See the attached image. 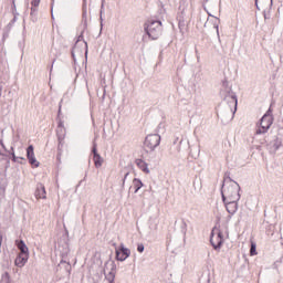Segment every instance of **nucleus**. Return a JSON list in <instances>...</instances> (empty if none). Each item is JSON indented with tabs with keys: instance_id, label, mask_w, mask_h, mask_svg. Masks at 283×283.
I'll return each instance as SVG.
<instances>
[{
	"instance_id": "1",
	"label": "nucleus",
	"mask_w": 283,
	"mask_h": 283,
	"mask_svg": "<svg viewBox=\"0 0 283 283\" xmlns=\"http://www.w3.org/2000/svg\"><path fill=\"white\" fill-rule=\"evenodd\" d=\"M222 201L230 216H235L240 202V185L235 181L226 182L221 190Z\"/></svg>"
},
{
	"instance_id": "2",
	"label": "nucleus",
	"mask_w": 283,
	"mask_h": 283,
	"mask_svg": "<svg viewBox=\"0 0 283 283\" xmlns=\"http://www.w3.org/2000/svg\"><path fill=\"white\" fill-rule=\"evenodd\" d=\"M145 30L149 39L156 41V39H158L163 32V22L158 20H148L145 23Z\"/></svg>"
},
{
	"instance_id": "3",
	"label": "nucleus",
	"mask_w": 283,
	"mask_h": 283,
	"mask_svg": "<svg viewBox=\"0 0 283 283\" xmlns=\"http://www.w3.org/2000/svg\"><path fill=\"white\" fill-rule=\"evenodd\" d=\"M210 242H211L213 249H216V251H218V249L222 248V244L224 243V235L222 234V231H220V229L214 228L212 230Z\"/></svg>"
},
{
	"instance_id": "4",
	"label": "nucleus",
	"mask_w": 283,
	"mask_h": 283,
	"mask_svg": "<svg viewBox=\"0 0 283 283\" xmlns=\"http://www.w3.org/2000/svg\"><path fill=\"white\" fill-rule=\"evenodd\" d=\"M260 125L261 126L256 130V134H266L271 128V125H273V116L271 114L263 115Z\"/></svg>"
},
{
	"instance_id": "5",
	"label": "nucleus",
	"mask_w": 283,
	"mask_h": 283,
	"mask_svg": "<svg viewBox=\"0 0 283 283\" xmlns=\"http://www.w3.org/2000/svg\"><path fill=\"white\" fill-rule=\"evenodd\" d=\"M158 145H160V135L151 134L146 137L145 147L146 149H149V151H154Z\"/></svg>"
},
{
	"instance_id": "6",
	"label": "nucleus",
	"mask_w": 283,
	"mask_h": 283,
	"mask_svg": "<svg viewBox=\"0 0 283 283\" xmlns=\"http://www.w3.org/2000/svg\"><path fill=\"white\" fill-rule=\"evenodd\" d=\"M115 253L116 260H118V262H125V260L132 255V250L125 248L124 244H120L118 248H116Z\"/></svg>"
},
{
	"instance_id": "7",
	"label": "nucleus",
	"mask_w": 283,
	"mask_h": 283,
	"mask_svg": "<svg viewBox=\"0 0 283 283\" xmlns=\"http://www.w3.org/2000/svg\"><path fill=\"white\" fill-rule=\"evenodd\" d=\"M255 6L258 10H263L264 19H266V13L273 8V0H255Z\"/></svg>"
},
{
	"instance_id": "8",
	"label": "nucleus",
	"mask_w": 283,
	"mask_h": 283,
	"mask_svg": "<svg viewBox=\"0 0 283 283\" xmlns=\"http://www.w3.org/2000/svg\"><path fill=\"white\" fill-rule=\"evenodd\" d=\"M27 157L32 167H39V160H36V157L34 156V146L30 145L27 148Z\"/></svg>"
},
{
	"instance_id": "9",
	"label": "nucleus",
	"mask_w": 283,
	"mask_h": 283,
	"mask_svg": "<svg viewBox=\"0 0 283 283\" xmlns=\"http://www.w3.org/2000/svg\"><path fill=\"white\" fill-rule=\"evenodd\" d=\"M28 260H30V254H18L14 264L15 266H19V269H23V266L28 264Z\"/></svg>"
},
{
	"instance_id": "10",
	"label": "nucleus",
	"mask_w": 283,
	"mask_h": 283,
	"mask_svg": "<svg viewBox=\"0 0 283 283\" xmlns=\"http://www.w3.org/2000/svg\"><path fill=\"white\" fill-rule=\"evenodd\" d=\"M35 198L38 200H45L48 198V192L45 191V186L39 184L35 190Z\"/></svg>"
},
{
	"instance_id": "11",
	"label": "nucleus",
	"mask_w": 283,
	"mask_h": 283,
	"mask_svg": "<svg viewBox=\"0 0 283 283\" xmlns=\"http://www.w3.org/2000/svg\"><path fill=\"white\" fill-rule=\"evenodd\" d=\"M135 165H137L138 169L143 171L144 174H151L149 170V165L143 159H136Z\"/></svg>"
},
{
	"instance_id": "12",
	"label": "nucleus",
	"mask_w": 283,
	"mask_h": 283,
	"mask_svg": "<svg viewBox=\"0 0 283 283\" xmlns=\"http://www.w3.org/2000/svg\"><path fill=\"white\" fill-rule=\"evenodd\" d=\"M17 247L22 255H30V249L23 240L17 242Z\"/></svg>"
},
{
	"instance_id": "13",
	"label": "nucleus",
	"mask_w": 283,
	"mask_h": 283,
	"mask_svg": "<svg viewBox=\"0 0 283 283\" xmlns=\"http://www.w3.org/2000/svg\"><path fill=\"white\" fill-rule=\"evenodd\" d=\"M94 165L98 169L99 167H103V157L98 155V153H95V156L93 157Z\"/></svg>"
},
{
	"instance_id": "14",
	"label": "nucleus",
	"mask_w": 283,
	"mask_h": 283,
	"mask_svg": "<svg viewBox=\"0 0 283 283\" xmlns=\"http://www.w3.org/2000/svg\"><path fill=\"white\" fill-rule=\"evenodd\" d=\"M133 187H135V193H138V191H140V189H143V181L138 178H135L133 180Z\"/></svg>"
},
{
	"instance_id": "15",
	"label": "nucleus",
	"mask_w": 283,
	"mask_h": 283,
	"mask_svg": "<svg viewBox=\"0 0 283 283\" xmlns=\"http://www.w3.org/2000/svg\"><path fill=\"white\" fill-rule=\"evenodd\" d=\"M41 3V0H32L31 1V14H34L36 12V8H39V4Z\"/></svg>"
},
{
	"instance_id": "16",
	"label": "nucleus",
	"mask_w": 283,
	"mask_h": 283,
	"mask_svg": "<svg viewBox=\"0 0 283 283\" xmlns=\"http://www.w3.org/2000/svg\"><path fill=\"white\" fill-rule=\"evenodd\" d=\"M250 255H258L255 242L251 243Z\"/></svg>"
},
{
	"instance_id": "17",
	"label": "nucleus",
	"mask_w": 283,
	"mask_h": 283,
	"mask_svg": "<svg viewBox=\"0 0 283 283\" xmlns=\"http://www.w3.org/2000/svg\"><path fill=\"white\" fill-rule=\"evenodd\" d=\"M138 253H143L145 251V245L143 243L137 244Z\"/></svg>"
},
{
	"instance_id": "18",
	"label": "nucleus",
	"mask_w": 283,
	"mask_h": 283,
	"mask_svg": "<svg viewBox=\"0 0 283 283\" xmlns=\"http://www.w3.org/2000/svg\"><path fill=\"white\" fill-rule=\"evenodd\" d=\"M229 92H231V88H226V91H221V96H223L224 98H227V94H229Z\"/></svg>"
},
{
	"instance_id": "19",
	"label": "nucleus",
	"mask_w": 283,
	"mask_h": 283,
	"mask_svg": "<svg viewBox=\"0 0 283 283\" xmlns=\"http://www.w3.org/2000/svg\"><path fill=\"white\" fill-rule=\"evenodd\" d=\"M231 98L234 102L235 107H238V97L235 95H231Z\"/></svg>"
},
{
	"instance_id": "20",
	"label": "nucleus",
	"mask_w": 283,
	"mask_h": 283,
	"mask_svg": "<svg viewBox=\"0 0 283 283\" xmlns=\"http://www.w3.org/2000/svg\"><path fill=\"white\" fill-rule=\"evenodd\" d=\"M67 253H70V247L66 245L63 251V255H67Z\"/></svg>"
},
{
	"instance_id": "21",
	"label": "nucleus",
	"mask_w": 283,
	"mask_h": 283,
	"mask_svg": "<svg viewBox=\"0 0 283 283\" xmlns=\"http://www.w3.org/2000/svg\"><path fill=\"white\" fill-rule=\"evenodd\" d=\"M3 244V235L0 234V253H1V247Z\"/></svg>"
},
{
	"instance_id": "22",
	"label": "nucleus",
	"mask_w": 283,
	"mask_h": 283,
	"mask_svg": "<svg viewBox=\"0 0 283 283\" xmlns=\"http://www.w3.org/2000/svg\"><path fill=\"white\" fill-rule=\"evenodd\" d=\"M76 52H78V48L74 46V49H73V56H74V54H76Z\"/></svg>"
},
{
	"instance_id": "23",
	"label": "nucleus",
	"mask_w": 283,
	"mask_h": 283,
	"mask_svg": "<svg viewBox=\"0 0 283 283\" xmlns=\"http://www.w3.org/2000/svg\"><path fill=\"white\" fill-rule=\"evenodd\" d=\"M214 28H216L217 34H220V30H219L218 24H214Z\"/></svg>"
},
{
	"instance_id": "24",
	"label": "nucleus",
	"mask_w": 283,
	"mask_h": 283,
	"mask_svg": "<svg viewBox=\"0 0 283 283\" xmlns=\"http://www.w3.org/2000/svg\"><path fill=\"white\" fill-rule=\"evenodd\" d=\"M2 94H3V86L0 85V98Z\"/></svg>"
},
{
	"instance_id": "25",
	"label": "nucleus",
	"mask_w": 283,
	"mask_h": 283,
	"mask_svg": "<svg viewBox=\"0 0 283 283\" xmlns=\"http://www.w3.org/2000/svg\"><path fill=\"white\" fill-rule=\"evenodd\" d=\"M93 154H94V156H96V154H98V153L96 151V146H94V148H93Z\"/></svg>"
},
{
	"instance_id": "26",
	"label": "nucleus",
	"mask_w": 283,
	"mask_h": 283,
	"mask_svg": "<svg viewBox=\"0 0 283 283\" xmlns=\"http://www.w3.org/2000/svg\"><path fill=\"white\" fill-rule=\"evenodd\" d=\"M6 156L3 154H0V160H3Z\"/></svg>"
},
{
	"instance_id": "27",
	"label": "nucleus",
	"mask_w": 283,
	"mask_h": 283,
	"mask_svg": "<svg viewBox=\"0 0 283 283\" xmlns=\"http://www.w3.org/2000/svg\"><path fill=\"white\" fill-rule=\"evenodd\" d=\"M102 8H105V0H102Z\"/></svg>"
},
{
	"instance_id": "28",
	"label": "nucleus",
	"mask_w": 283,
	"mask_h": 283,
	"mask_svg": "<svg viewBox=\"0 0 283 283\" xmlns=\"http://www.w3.org/2000/svg\"><path fill=\"white\" fill-rule=\"evenodd\" d=\"M81 39H83V36H78L77 44L81 43Z\"/></svg>"
},
{
	"instance_id": "29",
	"label": "nucleus",
	"mask_w": 283,
	"mask_h": 283,
	"mask_svg": "<svg viewBox=\"0 0 283 283\" xmlns=\"http://www.w3.org/2000/svg\"><path fill=\"white\" fill-rule=\"evenodd\" d=\"M0 147L1 149H4L3 143H0Z\"/></svg>"
},
{
	"instance_id": "30",
	"label": "nucleus",
	"mask_w": 283,
	"mask_h": 283,
	"mask_svg": "<svg viewBox=\"0 0 283 283\" xmlns=\"http://www.w3.org/2000/svg\"><path fill=\"white\" fill-rule=\"evenodd\" d=\"M153 229H158V224L157 223H155V226H154V228Z\"/></svg>"
},
{
	"instance_id": "31",
	"label": "nucleus",
	"mask_w": 283,
	"mask_h": 283,
	"mask_svg": "<svg viewBox=\"0 0 283 283\" xmlns=\"http://www.w3.org/2000/svg\"><path fill=\"white\" fill-rule=\"evenodd\" d=\"M84 45H85V48H87V44H86V42H84Z\"/></svg>"
},
{
	"instance_id": "32",
	"label": "nucleus",
	"mask_w": 283,
	"mask_h": 283,
	"mask_svg": "<svg viewBox=\"0 0 283 283\" xmlns=\"http://www.w3.org/2000/svg\"><path fill=\"white\" fill-rule=\"evenodd\" d=\"M214 19H216V21H219L218 18H214Z\"/></svg>"
}]
</instances>
